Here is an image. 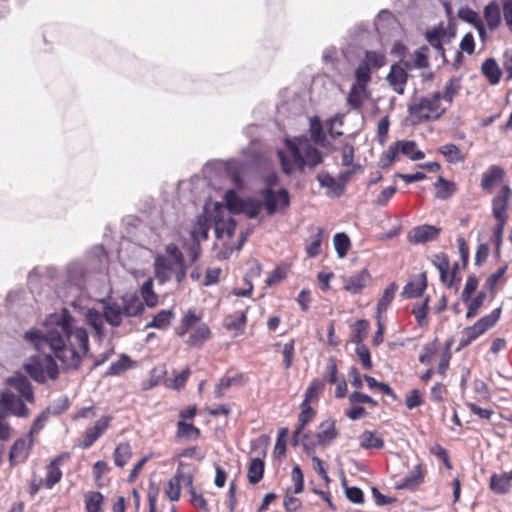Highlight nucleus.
Here are the masks:
<instances>
[{
    "label": "nucleus",
    "instance_id": "f03ea898",
    "mask_svg": "<svg viewBox=\"0 0 512 512\" xmlns=\"http://www.w3.org/2000/svg\"><path fill=\"white\" fill-rule=\"evenodd\" d=\"M144 311V303L136 294H126L120 301L109 300L103 303V311L88 309L85 314L86 323L102 340L105 337L104 321L112 327H119L123 317H137Z\"/></svg>",
    "mask_w": 512,
    "mask_h": 512
},
{
    "label": "nucleus",
    "instance_id": "f704fd0d",
    "mask_svg": "<svg viewBox=\"0 0 512 512\" xmlns=\"http://www.w3.org/2000/svg\"><path fill=\"white\" fill-rule=\"evenodd\" d=\"M173 318V312L171 310H161L153 317V320L146 325V328H167Z\"/></svg>",
    "mask_w": 512,
    "mask_h": 512
},
{
    "label": "nucleus",
    "instance_id": "a211bd4d",
    "mask_svg": "<svg viewBox=\"0 0 512 512\" xmlns=\"http://www.w3.org/2000/svg\"><path fill=\"white\" fill-rule=\"evenodd\" d=\"M481 73L491 85L499 84L502 70L494 58L486 59L481 65Z\"/></svg>",
    "mask_w": 512,
    "mask_h": 512
},
{
    "label": "nucleus",
    "instance_id": "9d476101",
    "mask_svg": "<svg viewBox=\"0 0 512 512\" xmlns=\"http://www.w3.org/2000/svg\"><path fill=\"white\" fill-rule=\"evenodd\" d=\"M111 418L108 416H104L99 419L94 426L86 429L84 433V438L81 443V447L87 449L91 447L98 438L108 429Z\"/></svg>",
    "mask_w": 512,
    "mask_h": 512
},
{
    "label": "nucleus",
    "instance_id": "1a4fd4ad",
    "mask_svg": "<svg viewBox=\"0 0 512 512\" xmlns=\"http://www.w3.org/2000/svg\"><path fill=\"white\" fill-rule=\"evenodd\" d=\"M215 215V234L217 238H222L226 235L231 238L236 228V222L229 213L225 214L224 211L218 210Z\"/></svg>",
    "mask_w": 512,
    "mask_h": 512
},
{
    "label": "nucleus",
    "instance_id": "f257e3e1",
    "mask_svg": "<svg viewBox=\"0 0 512 512\" xmlns=\"http://www.w3.org/2000/svg\"><path fill=\"white\" fill-rule=\"evenodd\" d=\"M48 327L44 333L38 329L25 332L24 338L31 342L42 355L31 356L24 363L26 373L36 382L45 383L47 377L56 380L59 368L55 359L45 353V348L55 355L65 370L77 371L83 359L89 354V336L87 330L80 326L70 312L63 308L58 313L48 316Z\"/></svg>",
    "mask_w": 512,
    "mask_h": 512
},
{
    "label": "nucleus",
    "instance_id": "4c0bfd02",
    "mask_svg": "<svg viewBox=\"0 0 512 512\" xmlns=\"http://www.w3.org/2000/svg\"><path fill=\"white\" fill-rule=\"evenodd\" d=\"M460 88H461V86H460L459 79H457V78L449 79L445 84L443 94L441 93V99L450 105L452 103L454 97L459 93Z\"/></svg>",
    "mask_w": 512,
    "mask_h": 512
},
{
    "label": "nucleus",
    "instance_id": "052dcab7",
    "mask_svg": "<svg viewBox=\"0 0 512 512\" xmlns=\"http://www.w3.org/2000/svg\"><path fill=\"white\" fill-rule=\"evenodd\" d=\"M485 297L486 295L484 292H479L473 300L468 301L469 305L466 313L467 318H473L477 314V311L482 306Z\"/></svg>",
    "mask_w": 512,
    "mask_h": 512
},
{
    "label": "nucleus",
    "instance_id": "72a5a7b5",
    "mask_svg": "<svg viewBox=\"0 0 512 512\" xmlns=\"http://www.w3.org/2000/svg\"><path fill=\"white\" fill-rule=\"evenodd\" d=\"M369 322L365 319L358 320L353 325V332L350 336V341L356 343L357 346L363 344V340L367 336Z\"/></svg>",
    "mask_w": 512,
    "mask_h": 512
},
{
    "label": "nucleus",
    "instance_id": "09e8293b",
    "mask_svg": "<svg viewBox=\"0 0 512 512\" xmlns=\"http://www.w3.org/2000/svg\"><path fill=\"white\" fill-rule=\"evenodd\" d=\"M333 241L338 256L340 258L345 257L350 248L349 237L345 233H337L334 235Z\"/></svg>",
    "mask_w": 512,
    "mask_h": 512
},
{
    "label": "nucleus",
    "instance_id": "39448f33",
    "mask_svg": "<svg viewBox=\"0 0 512 512\" xmlns=\"http://www.w3.org/2000/svg\"><path fill=\"white\" fill-rule=\"evenodd\" d=\"M319 429L320 431L314 436L310 437L308 434L304 435L303 448L308 455L314 452V448L317 445L329 444L338 436V432L335 427V421L332 419L323 421L320 424Z\"/></svg>",
    "mask_w": 512,
    "mask_h": 512
},
{
    "label": "nucleus",
    "instance_id": "680f3d73",
    "mask_svg": "<svg viewBox=\"0 0 512 512\" xmlns=\"http://www.w3.org/2000/svg\"><path fill=\"white\" fill-rule=\"evenodd\" d=\"M478 286V278L471 275L467 278L465 287L462 291L461 298L464 302H468L471 295L475 292Z\"/></svg>",
    "mask_w": 512,
    "mask_h": 512
},
{
    "label": "nucleus",
    "instance_id": "c756f323",
    "mask_svg": "<svg viewBox=\"0 0 512 512\" xmlns=\"http://www.w3.org/2000/svg\"><path fill=\"white\" fill-rule=\"evenodd\" d=\"M435 187L437 188L436 197L442 200L449 199L456 191L455 183L447 181L442 176L436 181Z\"/></svg>",
    "mask_w": 512,
    "mask_h": 512
},
{
    "label": "nucleus",
    "instance_id": "ea45409f",
    "mask_svg": "<svg viewBox=\"0 0 512 512\" xmlns=\"http://www.w3.org/2000/svg\"><path fill=\"white\" fill-rule=\"evenodd\" d=\"M429 308V298L426 297L421 304H415L412 313L415 316L418 326L425 327L427 325V313Z\"/></svg>",
    "mask_w": 512,
    "mask_h": 512
},
{
    "label": "nucleus",
    "instance_id": "f3484780",
    "mask_svg": "<svg viewBox=\"0 0 512 512\" xmlns=\"http://www.w3.org/2000/svg\"><path fill=\"white\" fill-rule=\"evenodd\" d=\"M424 473L425 471L423 470L422 465L417 464L409 475L397 482L396 488L406 490L416 489L423 482Z\"/></svg>",
    "mask_w": 512,
    "mask_h": 512
},
{
    "label": "nucleus",
    "instance_id": "0e129e2a",
    "mask_svg": "<svg viewBox=\"0 0 512 512\" xmlns=\"http://www.w3.org/2000/svg\"><path fill=\"white\" fill-rule=\"evenodd\" d=\"M130 361L129 357L126 355H121L118 361L112 363L108 369L109 375H118L122 371L128 368V362Z\"/></svg>",
    "mask_w": 512,
    "mask_h": 512
},
{
    "label": "nucleus",
    "instance_id": "7ed1b4c3",
    "mask_svg": "<svg viewBox=\"0 0 512 512\" xmlns=\"http://www.w3.org/2000/svg\"><path fill=\"white\" fill-rule=\"evenodd\" d=\"M286 150L278 149L277 155L282 171L292 176L296 171L314 170L323 162V155L306 138H284Z\"/></svg>",
    "mask_w": 512,
    "mask_h": 512
},
{
    "label": "nucleus",
    "instance_id": "13d9d810",
    "mask_svg": "<svg viewBox=\"0 0 512 512\" xmlns=\"http://www.w3.org/2000/svg\"><path fill=\"white\" fill-rule=\"evenodd\" d=\"M294 344H295L294 339H291L289 342H287L283 346L282 355H283V365H284L285 369H289L292 365L294 353H295Z\"/></svg>",
    "mask_w": 512,
    "mask_h": 512
},
{
    "label": "nucleus",
    "instance_id": "bf43d9fd",
    "mask_svg": "<svg viewBox=\"0 0 512 512\" xmlns=\"http://www.w3.org/2000/svg\"><path fill=\"white\" fill-rule=\"evenodd\" d=\"M355 351L359 357L362 366L367 370L371 369L372 361L368 347L365 344H360L356 347Z\"/></svg>",
    "mask_w": 512,
    "mask_h": 512
},
{
    "label": "nucleus",
    "instance_id": "6ab92c4d",
    "mask_svg": "<svg viewBox=\"0 0 512 512\" xmlns=\"http://www.w3.org/2000/svg\"><path fill=\"white\" fill-rule=\"evenodd\" d=\"M511 481L512 478L508 473H494L490 477L489 487L494 493L498 495H504L510 491L512 486Z\"/></svg>",
    "mask_w": 512,
    "mask_h": 512
},
{
    "label": "nucleus",
    "instance_id": "20e7f679",
    "mask_svg": "<svg viewBox=\"0 0 512 512\" xmlns=\"http://www.w3.org/2000/svg\"><path fill=\"white\" fill-rule=\"evenodd\" d=\"M440 101L441 93L435 92L430 97L422 98L419 103L411 106L409 115L411 124L417 125L423 121L438 119L446 109Z\"/></svg>",
    "mask_w": 512,
    "mask_h": 512
},
{
    "label": "nucleus",
    "instance_id": "aec40b11",
    "mask_svg": "<svg viewBox=\"0 0 512 512\" xmlns=\"http://www.w3.org/2000/svg\"><path fill=\"white\" fill-rule=\"evenodd\" d=\"M484 19L490 30H495L501 24V10L497 1L490 2L484 9Z\"/></svg>",
    "mask_w": 512,
    "mask_h": 512
},
{
    "label": "nucleus",
    "instance_id": "6e6d98bb",
    "mask_svg": "<svg viewBox=\"0 0 512 512\" xmlns=\"http://www.w3.org/2000/svg\"><path fill=\"white\" fill-rule=\"evenodd\" d=\"M165 493L171 501L179 500L181 495V484L175 475L168 481Z\"/></svg>",
    "mask_w": 512,
    "mask_h": 512
},
{
    "label": "nucleus",
    "instance_id": "a18cd8bd",
    "mask_svg": "<svg viewBox=\"0 0 512 512\" xmlns=\"http://www.w3.org/2000/svg\"><path fill=\"white\" fill-rule=\"evenodd\" d=\"M210 336V330L207 325L203 324L197 327V329L189 336L188 344L191 346H199Z\"/></svg>",
    "mask_w": 512,
    "mask_h": 512
},
{
    "label": "nucleus",
    "instance_id": "0eeeda50",
    "mask_svg": "<svg viewBox=\"0 0 512 512\" xmlns=\"http://www.w3.org/2000/svg\"><path fill=\"white\" fill-rule=\"evenodd\" d=\"M0 411L6 413V416L10 412L17 416H26L28 410L21 399L6 389L0 392Z\"/></svg>",
    "mask_w": 512,
    "mask_h": 512
},
{
    "label": "nucleus",
    "instance_id": "37998d69",
    "mask_svg": "<svg viewBox=\"0 0 512 512\" xmlns=\"http://www.w3.org/2000/svg\"><path fill=\"white\" fill-rule=\"evenodd\" d=\"M141 296L148 307H154L157 304L158 298L153 291L152 279H148L142 284Z\"/></svg>",
    "mask_w": 512,
    "mask_h": 512
},
{
    "label": "nucleus",
    "instance_id": "864d4df0",
    "mask_svg": "<svg viewBox=\"0 0 512 512\" xmlns=\"http://www.w3.org/2000/svg\"><path fill=\"white\" fill-rule=\"evenodd\" d=\"M433 263L437 267L439 273H440V279L443 283L447 282V275L449 270V258L446 254L441 253L438 255H435V258L433 260Z\"/></svg>",
    "mask_w": 512,
    "mask_h": 512
},
{
    "label": "nucleus",
    "instance_id": "de8ad7c7",
    "mask_svg": "<svg viewBox=\"0 0 512 512\" xmlns=\"http://www.w3.org/2000/svg\"><path fill=\"white\" fill-rule=\"evenodd\" d=\"M480 335H482V332H480L479 329L476 328L475 324L470 327L464 328L461 332V338L459 341L458 349L467 347L472 341H474Z\"/></svg>",
    "mask_w": 512,
    "mask_h": 512
},
{
    "label": "nucleus",
    "instance_id": "dca6fc26",
    "mask_svg": "<svg viewBox=\"0 0 512 512\" xmlns=\"http://www.w3.org/2000/svg\"><path fill=\"white\" fill-rule=\"evenodd\" d=\"M427 288L426 273H420L409 281L403 288L401 296L406 299L420 297Z\"/></svg>",
    "mask_w": 512,
    "mask_h": 512
},
{
    "label": "nucleus",
    "instance_id": "b1692460",
    "mask_svg": "<svg viewBox=\"0 0 512 512\" xmlns=\"http://www.w3.org/2000/svg\"><path fill=\"white\" fill-rule=\"evenodd\" d=\"M246 324V312L237 311L234 314L225 317L223 325L229 331L241 333Z\"/></svg>",
    "mask_w": 512,
    "mask_h": 512
},
{
    "label": "nucleus",
    "instance_id": "4be33fe9",
    "mask_svg": "<svg viewBox=\"0 0 512 512\" xmlns=\"http://www.w3.org/2000/svg\"><path fill=\"white\" fill-rule=\"evenodd\" d=\"M63 456L54 458L47 467V475L45 479V486L52 489L62 478V471L59 466L63 461Z\"/></svg>",
    "mask_w": 512,
    "mask_h": 512
},
{
    "label": "nucleus",
    "instance_id": "338daca9",
    "mask_svg": "<svg viewBox=\"0 0 512 512\" xmlns=\"http://www.w3.org/2000/svg\"><path fill=\"white\" fill-rule=\"evenodd\" d=\"M284 508L286 512H301L302 502L287 492L284 498Z\"/></svg>",
    "mask_w": 512,
    "mask_h": 512
},
{
    "label": "nucleus",
    "instance_id": "2f4dec72",
    "mask_svg": "<svg viewBox=\"0 0 512 512\" xmlns=\"http://www.w3.org/2000/svg\"><path fill=\"white\" fill-rule=\"evenodd\" d=\"M225 202L228 213H240L244 211L245 204L234 190H228L225 193Z\"/></svg>",
    "mask_w": 512,
    "mask_h": 512
},
{
    "label": "nucleus",
    "instance_id": "412c9836",
    "mask_svg": "<svg viewBox=\"0 0 512 512\" xmlns=\"http://www.w3.org/2000/svg\"><path fill=\"white\" fill-rule=\"evenodd\" d=\"M425 35L428 43L444 57L445 49L443 47V39L446 37V31L443 26L440 25L432 30H428Z\"/></svg>",
    "mask_w": 512,
    "mask_h": 512
},
{
    "label": "nucleus",
    "instance_id": "bb28decb",
    "mask_svg": "<svg viewBox=\"0 0 512 512\" xmlns=\"http://www.w3.org/2000/svg\"><path fill=\"white\" fill-rule=\"evenodd\" d=\"M265 464L264 461L260 458H254L251 460L248 466L247 478L249 483L257 484L259 483L264 475Z\"/></svg>",
    "mask_w": 512,
    "mask_h": 512
},
{
    "label": "nucleus",
    "instance_id": "f8f14e48",
    "mask_svg": "<svg viewBox=\"0 0 512 512\" xmlns=\"http://www.w3.org/2000/svg\"><path fill=\"white\" fill-rule=\"evenodd\" d=\"M407 80L408 74L406 69L400 64H393L387 75V81L392 89L398 94H403Z\"/></svg>",
    "mask_w": 512,
    "mask_h": 512
},
{
    "label": "nucleus",
    "instance_id": "423d86ee",
    "mask_svg": "<svg viewBox=\"0 0 512 512\" xmlns=\"http://www.w3.org/2000/svg\"><path fill=\"white\" fill-rule=\"evenodd\" d=\"M263 197L262 206L268 215H273L276 211L284 212L290 204L289 193L286 189H280L275 192L272 188L267 187L262 190Z\"/></svg>",
    "mask_w": 512,
    "mask_h": 512
},
{
    "label": "nucleus",
    "instance_id": "c9c22d12",
    "mask_svg": "<svg viewBox=\"0 0 512 512\" xmlns=\"http://www.w3.org/2000/svg\"><path fill=\"white\" fill-rule=\"evenodd\" d=\"M500 315L501 308H496L491 312V314L480 318L475 323V326L477 329H479L480 332H482V334H484L488 329H490L497 323V321L500 318Z\"/></svg>",
    "mask_w": 512,
    "mask_h": 512
},
{
    "label": "nucleus",
    "instance_id": "c85d7f7f",
    "mask_svg": "<svg viewBox=\"0 0 512 512\" xmlns=\"http://www.w3.org/2000/svg\"><path fill=\"white\" fill-rule=\"evenodd\" d=\"M384 446V441L380 436L374 432L365 430L360 435V447L363 449L377 448L381 449Z\"/></svg>",
    "mask_w": 512,
    "mask_h": 512
},
{
    "label": "nucleus",
    "instance_id": "4d7b16f0",
    "mask_svg": "<svg viewBox=\"0 0 512 512\" xmlns=\"http://www.w3.org/2000/svg\"><path fill=\"white\" fill-rule=\"evenodd\" d=\"M185 465L183 463L179 464V467L176 470L175 476L177 477L180 484H184L189 490L193 487V473L191 471H184Z\"/></svg>",
    "mask_w": 512,
    "mask_h": 512
},
{
    "label": "nucleus",
    "instance_id": "603ef678",
    "mask_svg": "<svg viewBox=\"0 0 512 512\" xmlns=\"http://www.w3.org/2000/svg\"><path fill=\"white\" fill-rule=\"evenodd\" d=\"M355 85L367 87L371 80V71L366 63L361 62L355 70Z\"/></svg>",
    "mask_w": 512,
    "mask_h": 512
},
{
    "label": "nucleus",
    "instance_id": "cd10ccee",
    "mask_svg": "<svg viewBox=\"0 0 512 512\" xmlns=\"http://www.w3.org/2000/svg\"><path fill=\"white\" fill-rule=\"evenodd\" d=\"M104 501L103 495L98 491H89L84 495L86 512H101Z\"/></svg>",
    "mask_w": 512,
    "mask_h": 512
},
{
    "label": "nucleus",
    "instance_id": "774afa93",
    "mask_svg": "<svg viewBox=\"0 0 512 512\" xmlns=\"http://www.w3.org/2000/svg\"><path fill=\"white\" fill-rule=\"evenodd\" d=\"M292 481L294 482V492L299 494L304 488V476L299 466H295L291 472Z\"/></svg>",
    "mask_w": 512,
    "mask_h": 512
},
{
    "label": "nucleus",
    "instance_id": "6e6552de",
    "mask_svg": "<svg viewBox=\"0 0 512 512\" xmlns=\"http://www.w3.org/2000/svg\"><path fill=\"white\" fill-rule=\"evenodd\" d=\"M512 195V190L508 185H504L498 195L492 200V213L496 220H508V201Z\"/></svg>",
    "mask_w": 512,
    "mask_h": 512
},
{
    "label": "nucleus",
    "instance_id": "3c124183",
    "mask_svg": "<svg viewBox=\"0 0 512 512\" xmlns=\"http://www.w3.org/2000/svg\"><path fill=\"white\" fill-rule=\"evenodd\" d=\"M324 386H325L324 381L319 380V379H314L306 390L304 402L308 403L315 399H318V397L324 390Z\"/></svg>",
    "mask_w": 512,
    "mask_h": 512
},
{
    "label": "nucleus",
    "instance_id": "e433bc0d",
    "mask_svg": "<svg viewBox=\"0 0 512 512\" xmlns=\"http://www.w3.org/2000/svg\"><path fill=\"white\" fill-rule=\"evenodd\" d=\"M31 446L32 439H30L29 443L25 439H18L11 448L10 459H25Z\"/></svg>",
    "mask_w": 512,
    "mask_h": 512
},
{
    "label": "nucleus",
    "instance_id": "8fccbe9b",
    "mask_svg": "<svg viewBox=\"0 0 512 512\" xmlns=\"http://www.w3.org/2000/svg\"><path fill=\"white\" fill-rule=\"evenodd\" d=\"M192 242L190 244H184V248L189 254L190 260L192 263L196 262L200 257L201 246H200V238L197 237V231L191 232Z\"/></svg>",
    "mask_w": 512,
    "mask_h": 512
},
{
    "label": "nucleus",
    "instance_id": "e2e57ef3",
    "mask_svg": "<svg viewBox=\"0 0 512 512\" xmlns=\"http://www.w3.org/2000/svg\"><path fill=\"white\" fill-rule=\"evenodd\" d=\"M349 402L352 405H356L359 403L370 404L373 407H376L378 405V402L376 400H374L372 397H370L366 394H363L359 391H355L349 395Z\"/></svg>",
    "mask_w": 512,
    "mask_h": 512
},
{
    "label": "nucleus",
    "instance_id": "49530a36",
    "mask_svg": "<svg viewBox=\"0 0 512 512\" xmlns=\"http://www.w3.org/2000/svg\"><path fill=\"white\" fill-rule=\"evenodd\" d=\"M177 426V436L179 437H185L187 439H197L200 437V429L195 427L193 424L180 421Z\"/></svg>",
    "mask_w": 512,
    "mask_h": 512
},
{
    "label": "nucleus",
    "instance_id": "2eb2a0df",
    "mask_svg": "<svg viewBox=\"0 0 512 512\" xmlns=\"http://www.w3.org/2000/svg\"><path fill=\"white\" fill-rule=\"evenodd\" d=\"M7 384L15 388L28 402H32L34 394L29 380L20 372L14 373L7 379Z\"/></svg>",
    "mask_w": 512,
    "mask_h": 512
},
{
    "label": "nucleus",
    "instance_id": "69168bd1",
    "mask_svg": "<svg viewBox=\"0 0 512 512\" xmlns=\"http://www.w3.org/2000/svg\"><path fill=\"white\" fill-rule=\"evenodd\" d=\"M165 252L168 256L173 259V263L175 265L183 264L185 262L183 253L180 249L173 243H169L165 246Z\"/></svg>",
    "mask_w": 512,
    "mask_h": 512
},
{
    "label": "nucleus",
    "instance_id": "473e14b6",
    "mask_svg": "<svg viewBox=\"0 0 512 512\" xmlns=\"http://www.w3.org/2000/svg\"><path fill=\"white\" fill-rule=\"evenodd\" d=\"M438 152L441 153L449 163H460L464 160V156L455 144L442 145L438 148Z\"/></svg>",
    "mask_w": 512,
    "mask_h": 512
},
{
    "label": "nucleus",
    "instance_id": "79ce46f5",
    "mask_svg": "<svg viewBox=\"0 0 512 512\" xmlns=\"http://www.w3.org/2000/svg\"><path fill=\"white\" fill-rule=\"evenodd\" d=\"M367 66L379 69L386 64V57L383 53L377 51H366L364 59L361 61Z\"/></svg>",
    "mask_w": 512,
    "mask_h": 512
},
{
    "label": "nucleus",
    "instance_id": "ddd939ff",
    "mask_svg": "<svg viewBox=\"0 0 512 512\" xmlns=\"http://www.w3.org/2000/svg\"><path fill=\"white\" fill-rule=\"evenodd\" d=\"M370 280V274L363 269L351 276L343 278L344 289L352 294H359Z\"/></svg>",
    "mask_w": 512,
    "mask_h": 512
},
{
    "label": "nucleus",
    "instance_id": "4468645a",
    "mask_svg": "<svg viewBox=\"0 0 512 512\" xmlns=\"http://www.w3.org/2000/svg\"><path fill=\"white\" fill-rule=\"evenodd\" d=\"M439 233V228L425 224L411 230L408 239L411 243H426L436 239Z\"/></svg>",
    "mask_w": 512,
    "mask_h": 512
},
{
    "label": "nucleus",
    "instance_id": "393cba45",
    "mask_svg": "<svg viewBox=\"0 0 512 512\" xmlns=\"http://www.w3.org/2000/svg\"><path fill=\"white\" fill-rule=\"evenodd\" d=\"M324 230L321 227H314L311 229V242L306 246V252L309 257H317L321 252V242Z\"/></svg>",
    "mask_w": 512,
    "mask_h": 512
},
{
    "label": "nucleus",
    "instance_id": "58836bf2",
    "mask_svg": "<svg viewBox=\"0 0 512 512\" xmlns=\"http://www.w3.org/2000/svg\"><path fill=\"white\" fill-rule=\"evenodd\" d=\"M398 290V285L393 282L391 283L383 292L382 297L379 299L377 304V311L378 313H381L385 310H387L388 306L394 299L395 293Z\"/></svg>",
    "mask_w": 512,
    "mask_h": 512
},
{
    "label": "nucleus",
    "instance_id": "c03bdc74",
    "mask_svg": "<svg viewBox=\"0 0 512 512\" xmlns=\"http://www.w3.org/2000/svg\"><path fill=\"white\" fill-rule=\"evenodd\" d=\"M413 67L417 69L429 67V48L426 45L421 46L414 52Z\"/></svg>",
    "mask_w": 512,
    "mask_h": 512
},
{
    "label": "nucleus",
    "instance_id": "5fc2aeb1",
    "mask_svg": "<svg viewBox=\"0 0 512 512\" xmlns=\"http://www.w3.org/2000/svg\"><path fill=\"white\" fill-rule=\"evenodd\" d=\"M315 411L308 405V403H302V411L299 415V426L295 430V436L300 435L306 424L313 418Z\"/></svg>",
    "mask_w": 512,
    "mask_h": 512
},
{
    "label": "nucleus",
    "instance_id": "7c9ffc66",
    "mask_svg": "<svg viewBox=\"0 0 512 512\" xmlns=\"http://www.w3.org/2000/svg\"><path fill=\"white\" fill-rule=\"evenodd\" d=\"M317 179L322 187L331 189L334 196L339 197L343 194L342 184H339L338 180L332 177L328 172L319 173Z\"/></svg>",
    "mask_w": 512,
    "mask_h": 512
},
{
    "label": "nucleus",
    "instance_id": "9b49d317",
    "mask_svg": "<svg viewBox=\"0 0 512 512\" xmlns=\"http://www.w3.org/2000/svg\"><path fill=\"white\" fill-rule=\"evenodd\" d=\"M505 171L498 165H491L482 175L480 187L483 191L491 193L503 181Z\"/></svg>",
    "mask_w": 512,
    "mask_h": 512
},
{
    "label": "nucleus",
    "instance_id": "5701e85b",
    "mask_svg": "<svg viewBox=\"0 0 512 512\" xmlns=\"http://www.w3.org/2000/svg\"><path fill=\"white\" fill-rule=\"evenodd\" d=\"M393 146L397 149V153H402L410 157L411 160L417 161L425 157L424 152L416 150V143L414 141L399 140L393 143Z\"/></svg>",
    "mask_w": 512,
    "mask_h": 512
},
{
    "label": "nucleus",
    "instance_id": "a19ab883",
    "mask_svg": "<svg viewBox=\"0 0 512 512\" xmlns=\"http://www.w3.org/2000/svg\"><path fill=\"white\" fill-rule=\"evenodd\" d=\"M131 457V448L128 443H120L114 451V462L118 467H123Z\"/></svg>",
    "mask_w": 512,
    "mask_h": 512
},
{
    "label": "nucleus",
    "instance_id": "a878e982",
    "mask_svg": "<svg viewBox=\"0 0 512 512\" xmlns=\"http://www.w3.org/2000/svg\"><path fill=\"white\" fill-rule=\"evenodd\" d=\"M367 97V87L352 84L347 100L353 108L359 109Z\"/></svg>",
    "mask_w": 512,
    "mask_h": 512
}]
</instances>
